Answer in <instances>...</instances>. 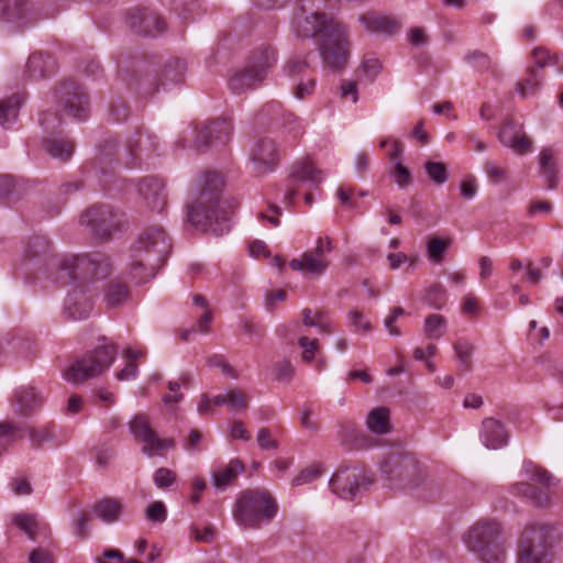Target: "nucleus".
Returning a JSON list of instances; mask_svg holds the SVG:
<instances>
[{
	"label": "nucleus",
	"instance_id": "41",
	"mask_svg": "<svg viewBox=\"0 0 563 563\" xmlns=\"http://www.w3.org/2000/svg\"><path fill=\"white\" fill-rule=\"evenodd\" d=\"M451 245L450 239L429 238L427 244V254L430 262L440 264L443 261L445 252Z\"/></svg>",
	"mask_w": 563,
	"mask_h": 563
},
{
	"label": "nucleus",
	"instance_id": "2",
	"mask_svg": "<svg viewBox=\"0 0 563 563\" xmlns=\"http://www.w3.org/2000/svg\"><path fill=\"white\" fill-rule=\"evenodd\" d=\"M336 1L300 0L291 21V30L297 37L317 40L324 64L333 69L343 67L349 57L345 29L324 12L332 9Z\"/></svg>",
	"mask_w": 563,
	"mask_h": 563
},
{
	"label": "nucleus",
	"instance_id": "33",
	"mask_svg": "<svg viewBox=\"0 0 563 563\" xmlns=\"http://www.w3.org/2000/svg\"><path fill=\"white\" fill-rule=\"evenodd\" d=\"M22 98L19 95H13L0 101V125L4 129H10L18 119V113Z\"/></svg>",
	"mask_w": 563,
	"mask_h": 563
},
{
	"label": "nucleus",
	"instance_id": "18",
	"mask_svg": "<svg viewBox=\"0 0 563 563\" xmlns=\"http://www.w3.org/2000/svg\"><path fill=\"white\" fill-rule=\"evenodd\" d=\"M559 152L552 147H543L538 154V173L548 189L554 190L560 184Z\"/></svg>",
	"mask_w": 563,
	"mask_h": 563
},
{
	"label": "nucleus",
	"instance_id": "45",
	"mask_svg": "<svg viewBox=\"0 0 563 563\" xmlns=\"http://www.w3.org/2000/svg\"><path fill=\"white\" fill-rule=\"evenodd\" d=\"M424 170L428 177L437 185H442L448 180V169L441 162L427 161Z\"/></svg>",
	"mask_w": 563,
	"mask_h": 563
},
{
	"label": "nucleus",
	"instance_id": "15",
	"mask_svg": "<svg viewBox=\"0 0 563 563\" xmlns=\"http://www.w3.org/2000/svg\"><path fill=\"white\" fill-rule=\"evenodd\" d=\"M120 214L110 206H92L80 218L81 225L97 239H108L120 225Z\"/></svg>",
	"mask_w": 563,
	"mask_h": 563
},
{
	"label": "nucleus",
	"instance_id": "39",
	"mask_svg": "<svg viewBox=\"0 0 563 563\" xmlns=\"http://www.w3.org/2000/svg\"><path fill=\"white\" fill-rule=\"evenodd\" d=\"M22 438L23 431L18 424L9 421L0 422V455Z\"/></svg>",
	"mask_w": 563,
	"mask_h": 563
},
{
	"label": "nucleus",
	"instance_id": "21",
	"mask_svg": "<svg viewBox=\"0 0 563 563\" xmlns=\"http://www.w3.org/2000/svg\"><path fill=\"white\" fill-rule=\"evenodd\" d=\"M499 142L510 147L517 154H526L532 150V141L521 131V126L512 121H506L498 134Z\"/></svg>",
	"mask_w": 563,
	"mask_h": 563
},
{
	"label": "nucleus",
	"instance_id": "35",
	"mask_svg": "<svg viewBox=\"0 0 563 563\" xmlns=\"http://www.w3.org/2000/svg\"><path fill=\"white\" fill-rule=\"evenodd\" d=\"M512 493L531 501L536 506H545L550 503L548 492L538 489L528 483H517L512 486Z\"/></svg>",
	"mask_w": 563,
	"mask_h": 563
},
{
	"label": "nucleus",
	"instance_id": "50",
	"mask_svg": "<svg viewBox=\"0 0 563 563\" xmlns=\"http://www.w3.org/2000/svg\"><path fill=\"white\" fill-rule=\"evenodd\" d=\"M382 65L374 56H365L360 65L358 71L365 76L369 81L374 80L380 73Z\"/></svg>",
	"mask_w": 563,
	"mask_h": 563
},
{
	"label": "nucleus",
	"instance_id": "17",
	"mask_svg": "<svg viewBox=\"0 0 563 563\" xmlns=\"http://www.w3.org/2000/svg\"><path fill=\"white\" fill-rule=\"evenodd\" d=\"M249 158L254 175L262 177L274 172L279 158L275 141L269 137L258 139L251 146Z\"/></svg>",
	"mask_w": 563,
	"mask_h": 563
},
{
	"label": "nucleus",
	"instance_id": "37",
	"mask_svg": "<svg viewBox=\"0 0 563 563\" xmlns=\"http://www.w3.org/2000/svg\"><path fill=\"white\" fill-rule=\"evenodd\" d=\"M26 0H0V14L7 21L24 19L29 12Z\"/></svg>",
	"mask_w": 563,
	"mask_h": 563
},
{
	"label": "nucleus",
	"instance_id": "62",
	"mask_svg": "<svg viewBox=\"0 0 563 563\" xmlns=\"http://www.w3.org/2000/svg\"><path fill=\"white\" fill-rule=\"evenodd\" d=\"M484 172L486 173L488 180L494 184L503 181L507 176V170L497 166L493 162H486L484 164Z\"/></svg>",
	"mask_w": 563,
	"mask_h": 563
},
{
	"label": "nucleus",
	"instance_id": "26",
	"mask_svg": "<svg viewBox=\"0 0 563 563\" xmlns=\"http://www.w3.org/2000/svg\"><path fill=\"white\" fill-rule=\"evenodd\" d=\"M330 263L328 260H320L310 254L308 251L303 252L300 257L290 261L289 266L297 272L319 277L325 273Z\"/></svg>",
	"mask_w": 563,
	"mask_h": 563
},
{
	"label": "nucleus",
	"instance_id": "6",
	"mask_svg": "<svg viewBox=\"0 0 563 563\" xmlns=\"http://www.w3.org/2000/svg\"><path fill=\"white\" fill-rule=\"evenodd\" d=\"M277 62L276 51L268 45L255 48L245 65L234 69L229 78V88L235 95H242L261 87L269 70Z\"/></svg>",
	"mask_w": 563,
	"mask_h": 563
},
{
	"label": "nucleus",
	"instance_id": "22",
	"mask_svg": "<svg viewBox=\"0 0 563 563\" xmlns=\"http://www.w3.org/2000/svg\"><path fill=\"white\" fill-rule=\"evenodd\" d=\"M12 404L19 416L27 417L41 409L44 398L35 387L21 386L14 391Z\"/></svg>",
	"mask_w": 563,
	"mask_h": 563
},
{
	"label": "nucleus",
	"instance_id": "57",
	"mask_svg": "<svg viewBox=\"0 0 563 563\" xmlns=\"http://www.w3.org/2000/svg\"><path fill=\"white\" fill-rule=\"evenodd\" d=\"M176 481V475L173 471L166 467L156 470L154 474V483L158 488H168Z\"/></svg>",
	"mask_w": 563,
	"mask_h": 563
},
{
	"label": "nucleus",
	"instance_id": "58",
	"mask_svg": "<svg viewBox=\"0 0 563 563\" xmlns=\"http://www.w3.org/2000/svg\"><path fill=\"white\" fill-rule=\"evenodd\" d=\"M393 176L400 188L407 187L412 180L410 170L400 162L395 163Z\"/></svg>",
	"mask_w": 563,
	"mask_h": 563
},
{
	"label": "nucleus",
	"instance_id": "13",
	"mask_svg": "<svg viewBox=\"0 0 563 563\" xmlns=\"http://www.w3.org/2000/svg\"><path fill=\"white\" fill-rule=\"evenodd\" d=\"M372 483L373 477L365 470L351 466L339 468L331 477L329 486L340 498L351 500Z\"/></svg>",
	"mask_w": 563,
	"mask_h": 563
},
{
	"label": "nucleus",
	"instance_id": "19",
	"mask_svg": "<svg viewBox=\"0 0 563 563\" xmlns=\"http://www.w3.org/2000/svg\"><path fill=\"white\" fill-rule=\"evenodd\" d=\"M232 133V123L227 119L212 121L203 125L197 133L196 144L198 147L213 144H224Z\"/></svg>",
	"mask_w": 563,
	"mask_h": 563
},
{
	"label": "nucleus",
	"instance_id": "9",
	"mask_svg": "<svg viewBox=\"0 0 563 563\" xmlns=\"http://www.w3.org/2000/svg\"><path fill=\"white\" fill-rule=\"evenodd\" d=\"M118 350L114 344H104L76 360L65 372L64 378L79 384L104 372L112 364Z\"/></svg>",
	"mask_w": 563,
	"mask_h": 563
},
{
	"label": "nucleus",
	"instance_id": "25",
	"mask_svg": "<svg viewBox=\"0 0 563 563\" xmlns=\"http://www.w3.org/2000/svg\"><path fill=\"white\" fill-rule=\"evenodd\" d=\"M243 471V463L238 459H233L227 465L218 466L212 471V485L218 490H224Z\"/></svg>",
	"mask_w": 563,
	"mask_h": 563
},
{
	"label": "nucleus",
	"instance_id": "20",
	"mask_svg": "<svg viewBox=\"0 0 563 563\" xmlns=\"http://www.w3.org/2000/svg\"><path fill=\"white\" fill-rule=\"evenodd\" d=\"M131 29L145 36H154L165 30L164 21L150 10L136 9L129 15Z\"/></svg>",
	"mask_w": 563,
	"mask_h": 563
},
{
	"label": "nucleus",
	"instance_id": "55",
	"mask_svg": "<svg viewBox=\"0 0 563 563\" xmlns=\"http://www.w3.org/2000/svg\"><path fill=\"white\" fill-rule=\"evenodd\" d=\"M466 60L479 71H487L492 67V59L482 52H472L466 55Z\"/></svg>",
	"mask_w": 563,
	"mask_h": 563
},
{
	"label": "nucleus",
	"instance_id": "1",
	"mask_svg": "<svg viewBox=\"0 0 563 563\" xmlns=\"http://www.w3.org/2000/svg\"><path fill=\"white\" fill-rule=\"evenodd\" d=\"M52 267L55 269L53 280L67 286L64 313L68 319L88 318L101 289L108 307L122 305L129 296L128 286L119 279L102 286L113 269L103 253L64 254L53 261Z\"/></svg>",
	"mask_w": 563,
	"mask_h": 563
},
{
	"label": "nucleus",
	"instance_id": "31",
	"mask_svg": "<svg viewBox=\"0 0 563 563\" xmlns=\"http://www.w3.org/2000/svg\"><path fill=\"white\" fill-rule=\"evenodd\" d=\"M367 429L375 434H386L390 431V411L387 407H376L366 417Z\"/></svg>",
	"mask_w": 563,
	"mask_h": 563
},
{
	"label": "nucleus",
	"instance_id": "47",
	"mask_svg": "<svg viewBox=\"0 0 563 563\" xmlns=\"http://www.w3.org/2000/svg\"><path fill=\"white\" fill-rule=\"evenodd\" d=\"M190 382L189 374H183L178 380H172L168 383V389L173 393V395H166L163 398L165 405H175L183 400V395L177 394L180 386H188Z\"/></svg>",
	"mask_w": 563,
	"mask_h": 563
},
{
	"label": "nucleus",
	"instance_id": "36",
	"mask_svg": "<svg viewBox=\"0 0 563 563\" xmlns=\"http://www.w3.org/2000/svg\"><path fill=\"white\" fill-rule=\"evenodd\" d=\"M52 65L53 62L48 55L42 53L33 54L26 63V74L32 80L44 78L48 74Z\"/></svg>",
	"mask_w": 563,
	"mask_h": 563
},
{
	"label": "nucleus",
	"instance_id": "24",
	"mask_svg": "<svg viewBox=\"0 0 563 563\" xmlns=\"http://www.w3.org/2000/svg\"><path fill=\"white\" fill-rule=\"evenodd\" d=\"M479 438L487 449L497 450L507 444L509 435L501 421L486 418L482 422Z\"/></svg>",
	"mask_w": 563,
	"mask_h": 563
},
{
	"label": "nucleus",
	"instance_id": "53",
	"mask_svg": "<svg viewBox=\"0 0 563 563\" xmlns=\"http://www.w3.org/2000/svg\"><path fill=\"white\" fill-rule=\"evenodd\" d=\"M322 474L320 465H311L302 470L297 476L294 477L291 485L300 486L313 482Z\"/></svg>",
	"mask_w": 563,
	"mask_h": 563
},
{
	"label": "nucleus",
	"instance_id": "23",
	"mask_svg": "<svg viewBox=\"0 0 563 563\" xmlns=\"http://www.w3.org/2000/svg\"><path fill=\"white\" fill-rule=\"evenodd\" d=\"M137 190L153 211L161 212L164 210L167 200L162 180L154 177L144 178L140 181Z\"/></svg>",
	"mask_w": 563,
	"mask_h": 563
},
{
	"label": "nucleus",
	"instance_id": "30",
	"mask_svg": "<svg viewBox=\"0 0 563 563\" xmlns=\"http://www.w3.org/2000/svg\"><path fill=\"white\" fill-rule=\"evenodd\" d=\"M187 70V63L178 57L169 59L163 69L159 86L163 89H168L172 86L179 84Z\"/></svg>",
	"mask_w": 563,
	"mask_h": 563
},
{
	"label": "nucleus",
	"instance_id": "59",
	"mask_svg": "<svg viewBox=\"0 0 563 563\" xmlns=\"http://www.w3.org/2000/svg\"><path fill=\"white\" fill-rule=\"evenodd\" d=\"M333 250L332 240L329 236H320L317 240L316 247L308 251L310 254L320 260H328L325 255Z\"/></svg>",
	"mask_w": 563,
	"mask_h": 563
},
{
	"label": "nucleus",
	"instance_id": "38",
	"mask_svg": "<svg viewBox=\"0 0 563 563\" xmlns=\"http://www.w3.org/2000/svg\"><path fill=\"white\" fill-rule=\"evenodd\" d=\"M448 330V320L439 313L429 314L423 324V333L430 340H440Z\"/></svg>",
	"mask_w": 563,
	"mask_h": 563
},
{
	"label": "nucleus",
	"instance_id": "40",
	"mask_svg": "<svg viewBox=\"0 0 563 563\" xmlns=\"http://www.w3.org/2000/svg\"><path fill=\"white\" fill-rule=\"evenodd\" d=\"M453 349L462 369L470 371L472 367L474 345L466 339H459L454 342Z\"/></svg>",
	"mask_w": 563,
	"mask_h": 563
},
{
	"label": "nucleus",
	"instance_id": "61",
	"mask_svg": "<svg viewBox=\"0 0 563 563\" xmlns=\"http://www.w3.org/2000/svg\"><path fill=\"white\" fill-rule=\"evenodd\" d=\"M257 444L261 450H275L278 443L273 439L272 431L267 428H261L257 432Z\"/></svg>",
	"mask_w": 563,
	"mask_h": 563
},
{
	"label": "nucleus",
	"instance_id": "8",
	"mask_svg": "<svg viewBox=\"0 0 563 563\" xmlns=\"http://www.w3.org/2000/svg\"><path fill=\"white\" fill-rule=\"evenodd\" d=\"M380 472L394 488H413L423 481V467L411 453L388 456L382 463Z\"/></svg>",
	"mask_w": 563,
	"mask_h": 563
},
{
	"label": "nucleus",
	"instance_id": "10",
	"mask_svg": "<svg viewBox=\"0 0 563 563\" xmlns=\"http://www.w3.org/2000/svg\"><path fill=\"white\" fill-rule=\"evenodd\" d=\"M552 532L549 525H528L519 541L517 563H551L547 550L552 544Z\"/></svg>",
	"mask_w": 563,
	"mask_h": 563
},
{
	"label": "nucleus",
	"instance_id": "27",
	"mask_svg": "<svg viewBox=\"0 0 563 563\" xmlns=\"http://www.w3.org/2000/svg\"><path fill=\"white\" fill-rule=\"evenodd\" d=\"M29 439L31 445L35 449L57 446L59 444L57 427L54 423L31 428L29 430Z\"/></svg>",
	"mask_w": 563,
	"mask_h": 563
},
{
	"label": "nucleus",
	"instance_id": "52",
	"mask_svg": "<svg viewBox=\"0 0 563 563\" xmlns=\"http://www.w3.org/2000/svg\"><path fill=\"white\" fill-rule=\"evenodd\" d=\"M298 345L302 349L301 358L306 363L312 362L319 349V341L317 339H309L301 336L298 339Z\"/></svg>",
	"mask_w": 563,
	"mask_h": 563
},
{
	"label": "nucleus",
	"instance_id": "48",
	"mask_svg": "<svg viewBox=\"0 0 563 563\" xmlns=\"http://www.w3.org/2000/svg\"><path fill=\"white\" fill-rule=\"evenodd\" d=\"M14 523L31 539L36 538L38 522L33 515H18L13 519Z\"/></svg>",
	"mask_w": 563,
	"mask_h": 563
},
{
	"label": "nucleus",
	"instance_id": "60",
	"mask_svg": "<svg viewBox=\"0 0 563 563\" xmlns=\"http://www.w3.org/2000/svg\"><path fill=\"white\" fill-rule=\"evenodd\" d=\"M532 59H533V68L538 73L540 69L544 68L552 60L550 53L544 47H536L532 51Z\"/></svg>",
	"mask_w": 563,
	"mask_h": 563
},
{
	"label": "nucleus",
	"instance_id": "29",
	"mask_svg": "<svg viewBox=\"0 0 563 563\" xmlns=\"http://www.w3.org/2000/svg\"><path fill=\"white\" fill-rule=\"evenodd\" d=\"M358 20L369 32L393 34L398 30V24L394 19L374 12L362 14Z\"/></svg>",
	"mask_w": 563,
	"mask_h": 563
},
{
	"label": "nucleus",
	"instance_id": "46",
	"mask_svg": "<svg viewBox=\"0 0 563 563\" xmlns=\"http://www.w3.org/2000/svg\"><path fill=\"white\" fill-rule=\"evenodd\" d=\"M426 301L429 306L441 309L446 302V290L441 284H434L426 291Z\"/></svg>",
	"mask_w": 563,
	"mask_h": 563
},
{
	"label": "nucleus",
	"instance_id": "34",
	"mask_svg": "<svg viewBox=\"0 0 563 563\" xmlns=\"http://www.w3.org/2000/svg\"><path fill=\"white\" fill-rule=\"evenodd\" d=\"M51 252V243L44 236H35L31 239L23 250V258L25 262H37L45 258Z\"/></svg>",
	"mask_w": 563,
	"mask_h": 563
},
{
	"label": "nucleus",
	"instance_id": "28",
	"mask_svg": "<svg viewBox=\"0 0 563 563\" xmlns=\"http://www.w3.org/2000/svg\"><path fill=\"white\" fill-rule=\"evenodd\" d=\"M93 512L103 522L113 523L121 519L124 506L119 499L108 497L95 505Z\"/></svg>",
	"mask_w": 563,
	"mask_h": 563
},
{
	"label": "nucleus",
	"instance_id": "43",
	"mask_svg": "<svg viewBox=\"0 0 563 563\" xmlns=\"http://www.w3.org/2000/svg\"><path fill=\"white\" fill-rule=\"evenodd\" d=\"M540 82L541 77L539 73L536 69H530L527 77L522 81L518 82L517 91L521 97L527 98L538 91Z\"/></svg>",
	"mask_w": 563,
	"mask_h": 563
},
{
	"label": "nucleus",
	"instance_id": "16",
	"mask_svg": "<svg viewBox=\"0 0 563 563\" xmlns=\"http://www.w3.org/2000/svg\"><path fill=\"white\" fill-rule=\"evenodd\" d=\"M63 119L56 112H43L40 117V124L44 131L51 134L44 141V148L52 157L66 162L74 153V144L68 139L57 137L54 131L60 125Z\"/></svg>",
	"mask_w": 563,
	"mask_h": 563
},
{
	"label": "nucleus",
	"instance_id": "63",
	"mask_svg": "<svg viewBox=\"0 0 563 563\" xmlns=\"http://www.w3.org/2000/svg\"><path fill=\"white\" fill-rule=\"evenodd\" d=\"M405 314V310L401 307H397L391 310L390 314L384 320V327L390 335H401L400 330L395 325V322L399 317Z\"/></svg>",
	"mask_w": 563,
	"mask_h": 563
},
{
	"label": "nucleus",
	"instance_id": "4",
	"mask_svg": "<svg viewBox=\"0 0 563 563\" xmlns=\"http://www.w3.org/2000/svg\"><path fill=\"white\" fill-rule=\"evenodd\" d=\"M170 240L161 225L144 229L131 247V275L140 282L153 277L169 254Z\"/></svg>",
	"mask_w": 563,
	"mask_h": 563
},
{
	"label": "nucleus",
	"instance_id": "54",
	"mask_svg": "<svg viewBox=\"0 0 563 563\" xmlns=\"http://www.w3.org/2000/svg\"><path fill=\"white\" fill-rule=\"evenodd\" d=\"M275 378L278 382L288 383L295 375V367L288 360L278 361L275 363Z\"/></svg>",
	"mask_w": 563,
	"mask_h": 563
},
{
	"label": "nucleus",
	"instance_id": "64",
	"mask_svg": "<svg viewBox=\"0 0 563 563\" xmlns=\"http://www.w3.org/2000/svg\"><path fill=\"white\" fill-rule=\"evenodd\" d=\"M307 67H308V64L305 60V58L294 57V58H290L286 63L284 70L288 76L295 77V76L301 74Z\"/></svg>",
	"mask_w": 563,
	"mask_h": 563
},
{
	"label": "nucleus",
	"instance_id": "12",
	"mask_svg": "<svg viewBox=\"0 0 563 563\" xmlns=\"http://www.w3.org/2000/svg\"><path fill=\"white\" fill-rule=\"evenodd\" d=\"M129 429L134 440L141 444L142 452L148 457L161 455L175 444L173 439L161 438L144 415H136L130 421Z\"/></svg>",
	"mask_w": 563,
	"mask_h": 563
},
{
	"label": "nucleus",
	"instance_id": "32",
	"mask_svg": "<svg viewBox=\"0 0 563 563\" xmlns=\"http://www.w3.org/2000/svg\"><path fill=\"white\" fill-rule=\"evenodd\" d=\"M158 143L155 136L148 133H139L135 141H130L128 144V151L132 159L141 158L143 154L150 157L151 153L156 151Z\"/></svg>",
	"mask_w": 563,
	"mask_h": 563
},
{
	"label": "nucleus",
	"instance_id": "56",
	"mask_svg": "<svg viewBox=\"0 0 563 563\" xmlns=\"http://www.w3.org/2000/svg\"><path fill=\"white\" fill-rule=\"evenodd\" d=\"M71 522H73L74 532L77 537L84 539L88 536L89 518L85 512L77 511L76 514H74Z\"/></svg>",
	"mask_w": 563,
	"mask_h": 563
},
{
	"label": "nucleus",
	"instance_id": "14",
	"mask_svg": "<svg viewBox=\"0 0 563 563\" xmlns=\"http://www.w3.org/2000/svg\"><path fill=\"white\" fill-rule=\"evenodd\" d=\"M57 106L65 115L84 121L89 115L87 93L74 81L62 82L54 92Z\"/></svg>",
	"mask_w": 563,
	"mask_h": 563
},
{
	"label": "nucleus",
	"instance_id": "51",
	"mask_svg": "<svg viewBox=\"0 0 563 563\" xmlns=\"http://www.w3.org/2000/svg\"><path fill=\"white\" fill-rule=\"evenodd\" d=\"M146 519L153 523H162L167 518V509L163 501L151 503L145 509Z\"/></svg>",
	"mask_w": 563,
	"mask_h": 563
},
{
	"label": "nucleus",
	"instance_id": "44",
	"mask_svg": "<svg viewBox=\"0 0 563 563\" xmlns=\"http://www.w3.org/2000/svg\"><path fill=\"white\" fill-rule=\"evenodd\" d=\"M227 406L235 412L245 411L249 407V397L239 388H231L225 391Z\"/></svg>",
	"mask_w": 563,
	"mask_h": 563
},
{
	"label": "nucleus",
	"instance_id": "11",
	"mask_svg": "<svg viewBox=\"0 0 563 563\" xmlns=\"http://www.w3.org/2000/svg\"><path fill=\"white\" fill-rule=\"evenodd\" d=\"M323 179V172L318 169L310 159H302L296 163L286 181L283 202L285 205H291L299 190L305 189L307 190L305 201L309 206L312 205L313 198L309 190L317 187Z\"/></svg>",
	"mask_w": 563,
	"mask_h": 563
},
{
	"label": "nucleus",
	"instance_id": "7",
	"mask_svg": "<svg viewBox=\"0 0 563 563\" xmlns=\"http://www.w3.org/2000/svg\"><path fill=\"white\" fill-rule=\"evenodd\" d=\"M278 506L271 494L264 489H247L240 494L234 508V520L244 528L258 529L271 522Z\"/></svg>",
	"mask_w": 563,
	"mask_h": 563
},
{
	"label": "nucleus",
	"instance_id": "3",
	"mask_svg": "<svg viewBox=\"0 0 563 563\" xmlns=\"http://www.w3.org/2000/svg\"><path fill=\"white\" fill-rule=\"evenodd\" d=\"M223 179L216 172L201 177V189L197 200L188 207V221L196 228L222 235L230 231V220L222 207L220 194Z\"/></svg>",
	"mask_w": 563,
	"mask_h": 563
},
{
	"label": "nucleus",
	"instance_id": "5",
	"mask_svg": "<svg viewBox=\"0 0 563 563\" xmlns=\"http://www.w3.org/2000/svg\"><path fill=\"white\" fill-rule=\"evenodd\" d=\"M462 541L481 563H505L507 544L503 525L496 519H481L462 536Z\"/></svg>",
	"mask_w": 563,
	"mask_h": 563
},
{
	"label": "nucleus",
	"instance_id": "49",
	"mask_svg": "<svg viewBox=\"0 0 563 563\" xmlns=\"http://www.w3.org/2000/svg\"><path fill=\"white\" fill-rule=\"evenodd\" d=\"M347 319L354 332L367 333L372 330L371 321L358 310H351L347 313Z\"/></svg>",
	"mask_w": 563,
	"mask_h": 563
},
{
	"label": "nucleus",
	"instance_id": "42",
	"mask_svg": "<svg viewBox=\"0 0 563 563\" xmlns=\"http://www.w3.org/2000/svg\"><path fill=\"white\" fill-rule=\"evenodd\" d=\"M522 473L526 474L530 479H533L545 487H551L556 484L555 478L550 473L541 467H538L532 462L523 463Z\"/></svg>",
	"mask_w": 563,
	"mask_h": 563
}]
</instances>
